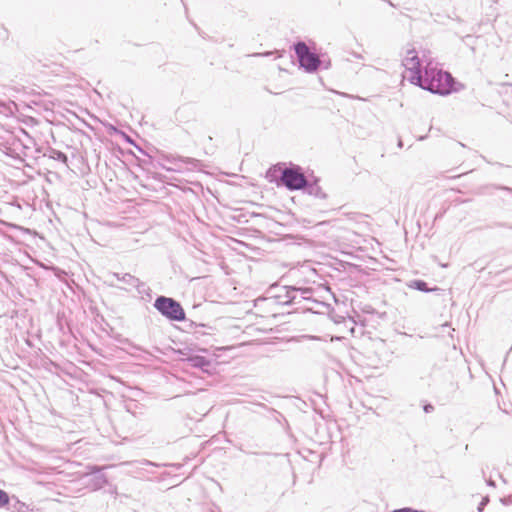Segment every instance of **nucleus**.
<instances>
[{
	"label": "nucleus",
	"mask_w": 512,
	"mask_h": 512,
	"mask_svg": "<svg viewBox=\"0 0 512 512\" xmlns=\"http://www.w3.org/2000/svg\"><path fill=\"white\" fill-rule=\"evenodd\" d=\"M415 85L441 96L450 95L463 88L449 72L430 66L424 68L420 81L415 82Z\"/></svg>",
	"instance_id": "f257e3e1"
},
{
	"label": "nucleus",
	"mask_w": 512,
	"mask_h": 512,
	"mask_svg": "<svg viewBox=\"0 0 512 512\" xmlns=\"http://www.w3.org/2000/svg\"><path fill=\"white\" fill-rule=\"evenodd\" d=\"M153 306L170 321L181 322L186 319V313L181 303L172 297L160 295L155 299Z\"/></svg>",
	"instance_id": "f03ea898"
},
{
	"label": "nucleus",
	"mask_w": 512,
	"mask_h": 512,
	"mask_svg": "<svg viewBox=\"0 0 512 512\" xmlns=\"http://www.w3.org/2000/svg\"><path fill=\"white\" fill-rule=\"evenodd\" d=\"M292 47L300 69L310 74L316 73L319 70V55L313 52L304 41H297Z\"/></svg>",
	"instance_id": "7ed1b4c3"
},
{
	"label": "nucleus",
	"mask_w": 512,
	"mask_h": 512,
	"mask_svg": "<svg viewBox=\"0 0 512 512\" xmlns=\"http://www.w3.org/2000/svg\"><path fill=\"white\" fill-rule=\"evenodd\" d=\"M282 187L289 191L302 190L306 185V177L302 168L298 165L291 164L290 167H284L281 174Z\"/></svg>",
	"instance_id": "20e7f679"
},
{
	"label": "nucleus",
	"mask_w": 512,
	"mask_h": 512,
	"mask_svg": "<svg viewBox=\"0 0 512 512\" xmlns=\"http://www.w3.org/2000/svg\"><path fill=\"white\" fill-rule=\"evenodd\" d=\"M285 300H280L281 305H296L302 301L310 302L315 305H324L323 302L316 301L312 298L313 291L311 288H298L295 286H285Z\"/></svg>",
	"instance_id": "39448f33"
},
{
	"label": "nucleus",
	"mask_w": 512,
	"mask_h": 512,
	"mask_svg": "<svg viewBox=\"0 0 512 512\" xmlns=\"http://www.w3.org/2000/svg\"><path fill=\"white\" fill-rule=\"evenodd\" d=\"M179 354L183 356L181 361L187 363L189 366L200 369L202 372L209 375L214 373V371L211 370L213 368L212 360L198 354L186 353L182 350H179Z\"/></svg>",
	"instance_id": "423d86ee"
},
{
	"label": "nucleus",
	"mask_w": 512,
	"mask_h": 512,
	"mask_svg": "<svg viewBox=\"0 0 512 512\" xmlns=\"http://www.w3.org/2000/svg\"><path fill=\"white\" fill-rule=\"evenodd\" d=\"M403 65L411 73L409 79L412 84L415 85V82L420 81L423 72L421 71V62L415 49L407 51V56L403 59Z\"/></svg>",
	"instance_id": "0eeeda50"
},
{
	"label": "nucleus",
	"mask_w": 512,
	"mask_h": 512,
	"mask_svg": "<svg viewBox=\"0 0 512 512\" xmlns=\"http://www.w3.org/2000/svg\"><path fill=\"white\" fill-rule=\"evenodd\" d=\"M104 468L97 465L87 466V475H92L88 487L93 491L102 489L108 483L107 477L101 473Z\"/></svg>",
	"instance_id": "6e6552de"
},
{
	"label": "nucleus",
	"mask_w": 512,
	"mask_h": 512,
	"mask_svg": "<svg viewBox=\"0 0 512 512\" xmlns=\"http://www.w3.org/2000/svg\"><path fill=\"white\" fill-rule=\"evenodd\" d=\"M21 146V141L10 135L6 140L0 142V151L12 159L23 161L17 152V149Z\"/></svg>",
	"instance_id": "1a4fd4ad"
},
{
	"label": "nucleus",
	"mask_w": 512,
	"mask_h": 512,
	"mask_svg": "<svg viewBox=\"0 0 512 512\" xmlns=\"http://www.w3.org/2000/svg\"><path fill=\"white\" fill-rule=\"evenodd\" d=\"M284 167V163L272 165L266 172V179L271 183H275L278 187H282L281 174L284 170Z\"/></svg>",
	"instance_id": "9d476101"
},
{
	"label": "nucleus",
	"mask_w": 512,
	"mask_h": 512,
	"mask_svg": "<svg viewBox=\"0 0 512 512\" xmlns=\"http://www.w3.org/2000/svg\"><path fill=\"white\" fill-rule=\"evenodd\" d=\"M172 163L175 165V168L172 169L173 171L180 170L183 165L190 166L191 169H200L204 166L198 159L183 156L173 159Z\"/></svg>",
	"instance_id": "9b49d317"
},
{
	"label": "nucleus",
	"mask_w": 512,
	"mask_h": 512,
	"mask_svg": "<svg viewBox=\"0 0 512 512\" xmlns=\"http://www.w3.org/2000/svg\"><path fill=\"white\" fill-rule=\"evenodd\" d=\"M305 193L312 195L319 199H326L327 194L322 191V188L318 185V178H315L313 182H309L306 179V185L302 189Z\"/></svg>",
	"instance_id": "f8f14e48"
},
{
	"label": "nucleus",
	"mask_w": 512,
	"mask_h": 512,
	"mask_svg": "<svg viewBox=\"0 0 512 512\" xmlns=\"http://www.w3.org/2000/svg\"><path fill=\"white\" fill-rule=\"evenodd\" d=\"M407 286L411 289L425 293L441 291V288L438 286H434L432 288L428 287L427 282L421 279L411 280L407 283Z\"/></svg>",
	"instance_id": "ddd939ff"
},
{
	"label": "nucleus",
	"mask_w": 512,
	"mask_h": 512,
	"mask_svg": "<svg viewBox=\"0 0 512 512\" xmlns=\"http://www.w3.org/2000/svg\"><path fill=\"white\" fill-rule=\"evenodd\" d=\"M12 499L14 501L11 502L9 500V504L6 505L9 511H11V512H31L32 511V509L26 503L20 501L18 498L12 497Z\"/></svg>",
	"instance_id": "4468645a"
},
{
	"label": "nucleus",
	"mask_w": 512,
	"mask_h": 512,
	"mask_svg": "<svg viewBox=\"0 0 512 512\" xmlns=\"http://www.w3.org/2000/svg\"><path fill=\"white\" fill-rule=\"evenodd\" d=\"M44 156H48L51 159L57 160L66 166H68V157L65 153L60 150L49 147L47 152L44 153Z\"/></svg>",
	"instance_id": "2eb2a0df"
},
{
	"label": "nucleus",
	"mask_w": 512,
	"mask_h": 512,
	"mask_svg": "<svg viewBox=\"0 0 512 512\" xmlns=\"http://www.w3.org/2000/svg\"><path fill=\"white\" fill-rule=\"evenodd\" d=\"M123 465L134 467L136 470L144 469L145 466H153V467L159 466L157 463H154V462L146 460V459L136 460V461H127V462H124Z\"/></svg>",
	"instance_id": "dca6fc26"
},
{
	"label": "nucleus",
	"mask_w": 512,
	"mask_h": 512,
	"mask_svg": "<svg viewBox=\"0 0 512 512\" xmlns=\"http://www.w3.org/2000/svg\"><path fill=\"white\" fill-rule=\"evenodd\" d=\"M113 276L117 280L122 281L125 284L130 285V286H133L135 283H138V278L131 275L130 273H124V274L113 273Z\"/></svg>",
	"instance_id": "f3484780"
},
{
	"label": "nucleus",
	"mask_w": 512,
	"mask_h": 512,
	"mask_svg": "<svg viewBox=\"0 0 512 512\" xmlns=\"http://www.w3.org/2000/svg\"><path fill=\"white\" fill-rule=\"evenodd\" d=\"M133 287L136 288L137 292L141 295L145 294L150 297L151 289L138 278V283H135Z\"/></svg>",
	"instance_id": "a211bd4d"
},
{
	"label": "nucleus",
	"mask_w": 512,
	"mask_h": 512,
	"mask_svg": "<svg viewBox=\"0 0 512 512\" xmlns=\"http://www.w3.org/2000/svg\"><path fill=\"white\" fill-rule=\"evenodd\" d=\"M319 69H329L331 67V60L326 54L319 55Z\"/></svg>",
	"instance_id": "6ab92c4d"
},
{
	"label": "nucleus",
	"mask_w": 512,
	"mask_h": 512,
	"mask_svg": "<svg viewBox=\"0 0 512 512\" xmlns=\"http://www.w3.org/2000/svg\"><path fill=\"white\" fill-rule=\"evenodd\" d=\"M9 504V494L0 488V508L6 507Z\"/></svg>",
	"instance_id": "aec40b11"
},
{
	"label": "nucleus",
	"mask_w": 512,
	"mask_h": 512,
	"mask_svg": "<svg viewBox=\"0 0 512 512\" xmlns=\"http://www.w3.org/2000/svg\"><path fill=\"white\" fill-rule=\"evenodd\" d=\"M488 502H489L488 496L484 497L482 499V501L478 504L477 511L483 512V510H484L485 506L488 504Z\"/></svg>",
	"instance_id": "412c9836"
},
{
	"label": "nucleus",
	"mask_w": 512,
	"mask_h": 512,
	"mask_svg": "<svg viewBox=\"0 0 512 512\" xmlns=\"http://www.w3.org/2000/svg\"><path fill=\"white\" fill-rule=\"evenodd\" d=\"M423 410H424L425 413H431V412L434 411V406L431 403H426L423 406Z\"/></svg>",
	"instance_id": "4be33fe9"
},
{
	"label": "nucleus",
	"mask_w": 512,
	"mask_h": 512,
	"mask_svg": "<svg viewBox=\"0 0 512 512\" xmlns=\"http://www.w3.org/2000/svg\"><path fill=\"white\" fill-rule=\"evenodd\" d=\"M274 298L276 299V302L281 305L280 300H285V293L284 294H277V295L274 296Z\"/></svg>",
	"instance_id": "5701e85b"
},
{
	"label": "nucleus",
	"mask_w": 512,
	"mask_h": 512,
	"mask_svg": "<svg viewBox=\"0 0 512 512\" xmlns=\"http://www.w3.org/2000/svg\"><path fill=\"white\" fill-rule=\"evenodd\" d=\"M486 484H487L488 486H490V487H493V488H494V487H496V483H495V481H494V480H492L491 478L486 480Z\"/></svg>",
	"instance_id": "b1692460"
},
{
	"label": "nucleus",
	"mask_w": 512,
	"mask_h": 512,
	"mask_svg": "<svg viewBox=\"0 0 512 512\" xmlns=\"http://www.w3.org/2000/svg\"><path fill=\"white\" fill-rule=\"evenodd\" d=\"M273 53H274V52H272V51H268V52H265V53H263V54L256 53V54H254V56H270V55H272Z\"/></svg>",
	"instance_id": "393cba45"
},
{
	"label": "nucleus",
	"mask_w": 512,
	"mask_h": 512,
	"mask_svg": "<svg viewBox=\"0 0 512 512\" xmlns=\"http://www.w3.org/2000/svg\"><path fill=\"white\" fill-rule=\"evenodd\" d=\"M240 451L245 453V454H256L255 452H250V451H247V450H245L243 448H240Z\"/></svg>",
	"instance_id": "a878e982"
},
{
	"label": "nucleus",
	"mask_w": 512,
	"mask_h": 512,
	"mask_svg": "<svg viewBox=\"0 0 512 512\" xmlns=\"http://www.w3.org/2000/svg\"><path fill=\"white\" fill-rule=\"evenodd\" d=\"M498 226L500 227H508L509 229H512V226H508L506 224H503V223H500V224H497Z\"/></svg>",
	"instance_id": "bb28decb"
},
{
	"label": "nucleus",
	"mask_w": 512,
	"mask_h": 512,
	"mask_svg": "<svg viewBox=\"0 0 512 512\" xmlns=\"http://www.w3.org/2000/svg\"><path fill=\"white\" fill-rule=\"evenodd\" d=\"M306 310H309V311H313L314 307L313 306H307L305 307Z\"/></svg>",
	"instance_id": "cd10ccee"
},
{
	"label": "nucleus",
	"mask_w": 512,
	"mask_h": 512,
	"mask_svg": "<svg viewBox=\"0 0 512 512\" xmlns=\"http://www.w3.org/2000/svg\"><path fill=\"white\" fill-rule=\"evenodd\" d=\"M398 146H399V147H402V141H401V140H399V142H398Z\"/></svg>",
	"instance_id": "c85d7f7f"
},
{
	"label": "nucleus",
	"mask_w": 512,
	"mask_h": 512,
	"mask_svg": "<svg viewBox=\"0 0 512 512\" xmlns=\"http://www.w3.org/2000/svg\"><path fill=\"white\" fill-rule=\"evenodd\" d=\"M500 479L502 480V482H505V479L503 476H500Z\"/></svg>",
	"instance_id": "c756f323"
},
{
	"label": "nucleus",
	"mask_w": 512,
	"mask_h": 512,
	"mask_svg": "<svg viewBox=\"0 0 512 512\" xmlns=\"http://www.w3.org/2000/svg\"><path fill=\"white\" fill-rule=\"evenodd\" d=\"M500 479L502 480V482H505V479L503 476H500Z\"/></svg>",
	"instance_id": "7c9ffc66"
},
{
	"label": "nucleus",
	"mask_w": 512,
	"mask_h": 512,
	"mask_svg": "<svg viewBox=\"0 0 512 512\" xmlns=\"http://www.w3.org/2000/svg\"><path fill=\"white\" fill-rule=\"evenodd\" d=\"M500 479L502 480V482H505V479L503 476H500Z\"/></svg>",
	"instance_id": "2f4dec72"
}]
</instances>
